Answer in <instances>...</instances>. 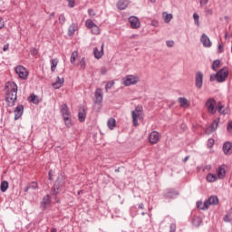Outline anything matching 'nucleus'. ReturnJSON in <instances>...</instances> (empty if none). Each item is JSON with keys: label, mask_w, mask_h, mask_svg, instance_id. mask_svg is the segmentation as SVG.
<instances>
[{"label": "nucleus", "mask_w": 232, "mask_h": 232, "mask_svg": "<svg viewBox=\"0 0 232 232\" xmlns=\"http://www.w3.org/2000/svg\"><path fill=\"white\" fill-rule=\"evenodd\" d=\"M216 111H218L219 115H227V111H228L227 109H224V105L222 104L221 102H218V105L216 107Z\"/></svg>", "instance_id": "19"}, {"label": "nucleus", "mask_w": 232, "mask_h": 232, "mask_svg": "<svg viewBox=\"0 0 232 232\" xmlns=\"http://www.w3.org/2000/svg\"><path fill=\"white\" fill-rule=\"evenodd\" d=\"M206 179L208 182H217V180H218V176L211 173L208 174Z\"/></svg>", "instance_id": "32"}, {"label": "nucleus", "mask_w": 232, "mask_h": 232, "mask_svg": "<svg viewBox=\"0 0 232 232\" xmlns=\"http://www.w3.org/2000/svg\"><path fill=\"white\" fill-rule=\"evenodd\" d=\"M78 120L80 122H84L86 121V110H84V108L80 109Z\"/></svg>", "instance_id": "23"}, {"label": "nucleus", "mask_w": 232, "mask_h": 232, "mask_svg": "<svg viewBox=\"0 0 232 232\" xmlns=\"http://www.w3.org/2000/svg\"><path fill=\"white\" fill-rule=\"evenodd\" d=\"M132 124L135 128L139 126V121H144V109L142 105L135 107L134 111H131Z\"/></svg>", "instance_id": "2"}, {"label": "nucleus", "mask_w": 232, "mask_h": 232, "mask_svg": "<svg viewBox=\"0 0 232 232\" xmlns=\"http://www.w3.org/2000/svg\"><path fill=\"white\" fill-rule=\"evenodd\" d=\"M93 55L95 59L102 58V55H104V44H102L101 50H99L97 47L93 49Z\"/></svg>", "instance_id": "14"}, {"label": "nucleus", "mask_w": 232, "mask_h": 232, "mask_svg": "<svg viewBox=\"0 0 232 232\" xmlns=\"http://www.w3.org/2000/svg\"><path fill=\"white\" fill-rule=\"evenodd\" d=\"M88 14L91 17H94L95 15V11L93 9H89Z\"/></svg>", "instance_id": "50"}, {"label": "nucleus", "mask_w": 232, "mask_h": 232, "mask_svg": "<svg viewBox=\"0 0 232 232\" xmlns=\"http://www.w3.org/2000/svg\"><path fill=\"white\" fill-rule=\"evenodd\" d=\"M51 202H52V197H50V195H46L45 197H44L40 204L42 209H46V208H50Z\"/></svg>", "instance_id": "13"}, {"label": "nucleus", "mask_w": 232, "mask_h": 232, "mask_svg": "<svg viewBox=\"0 0 232 232\" xmlns=\"http://www.w3.org/2000/svg\"><path fill=\"white\" fill-rule=\"evenodd\" d=\"M0 189L2 193H5L8 189V181H2L0 185Z\"/></svg>", "instance_id": "36"}, {"label": "nucleus", "mask_w": 232, "mask_h": 232, "mask_svg": "<svg viewBox=\"0 0 232 232\" xmlns=\"http://www.w3.org/2000/svg\"><path fill=\"white\" fill-rule=\"evenodd\" d=\"M188 159H189V156L185 157V158L183 159V162H188Z\"/></svg>", "instance_id": "59"}, {"label": "nucleus", "mask_w": 232, "mask_h": 232, "mask_svg": "<svg viewBox=\"0 0 232 232\" xmlns=\"http://www.w3.org/2000/svg\"><path fill=\"white\" fill-rule=\"evenodd\" d=\"M139 82V77L135 75H127L125 78L122 79V85L123 86H131L135 85Z\"/></svg>", "instance_id": "7"}, {"label": "nucleus", "mask_w": 232, "mask_h": 232, "mask_svg": "<svg viewBox=\"0 0 232 232\" xmlns=\"http://www.w3.org/2000/svg\"><path fill=\"white\" fill-rule=\"evenodd\" d=\"M63 84H64V78L58 76L56 82L53 83V88L59 90V88H63Z\"/></svg>", "instance_id": "20"}, {"label": "nucleus", "mask_w": 232, "mask_h": 232, "mask_svg": "<svg viewBox=\"0 0 232 232\" xmlns=\"http://www.w3.org/2000/svg\"><path fill=\"white\" fill-rule=\"evenodd\" d=\"M96 24L93 23V20L92 19H88L85 21V26L86 28H89V30H92V28H93V26H95Z\"/></svg>", "instance_id": "35"}, {"label": "nucleus", "mask_w": 232, "mask_h": 232, "mask_svg": "<svg viewBox=\"0 0 232 232\" xmlns=\"http://www.w3.org/2000/svg\"><path fill=\"white\" fill-rule=\"evenodd\" d=\"M218 179H224L226 177V165H221L217 169Z\"/></svg>", "instance_id": "17"}, {"label": "nucleus", "mask_w": 232, "mask_h": 232, "mask_svg": "<svg viewBox=\"0 0 232 232\" xmlns=\"http://www.w3.org/2000/svg\"><path fill=\"white\" fill-rule=\"evenodd\" d=\"M24 111V107L23 105H18L14 109V121H17L23 117V113Z\"/></svg>", "instance_id": "15"}, {"label": "nucleus", "mask_w": 232, "mask_h": 232, "mask_svg": "<svg viewBox=\"0 0 232 232\" xmlns=\"http://www.w3.org/2000/svg\"><path fill=\"white\" fill-rule=\"evenodd\" d=\"M60 111L62 113L63 118L72 116V114L70 113V108L66 103L61 105Z\"/></svg>", "instance_id": "16"}, {"label": "nucleus", "mask_w": 232, "mask_h": 232, "mask_svg": "<svg viewBox=\"0 0 232 232\" xmlns=\"http://www.w3.org/2000/svg\"><path fill=\"white\" fill-rule=\"evenodd\" d=\"M232 145L231 142L227 141L223 144V151L225 155H229V151L231 150Z\"/></svg>", "instance_id": "29"}, {"label": "nucleus", "mask_w": 232, "mask_h": 232, "mask_svg": "<svg viewBox=\"0 0 232 232\" xmlns=\"http://www.w3.org/2000/svg\"><path fill=\"white\" fill-rule=\"evenodd\" d=\"M166 44L169 48H173V45L175 44V42L173 41H167Z\"/></svg>", "instance_id": "48"}, {"label": "nucleus", "mask_w": 232, "mask_h": 232, "mask_svg": "<svg viewBox=\"0 0 232 232\" xmlns=\"http://www.w3.org/2000/svg\"><path fill=\"white\" fill-rule=\"evenodd\" d=\"M30 102H33V104H38L39 103V98L35 94H31L29 98Z\"/></svg>", "instance_id": "37"}, {"label": "nucleus", "mask_w": 232, "mask_h": 232, "mask_svg": "<svg viewBox=\"0 0 232 232\" xmlns=\"http://www.w3.org/2000/svg\"><path fill=\"white\" fill-rule=\"evenodd\" d=\"M63 186H64V181L61 179V178H58L51 190V195H54V197H57L60 191L63 190Z\"/></svg>", "instance_id": "4"}, {"label": "nucleus", "mask_w": 232, "mask_h": 232, "mask_svg": "<svg viewBox=\"0 0 232 232\" xmlns=\"http://www.w3.org/2000/svg\"><path fill=\"white\" fill-rule=\"evenodd\" d=\"M17 101V84L14 82L5 83V102L10 108L15 106Z\"/></svg>", "instance_id": "1"}, {"label": "nucleus", "mask_w": 232, "mask_h": 232, "mask_svg": "<svg viewBox=\"0 0 232 232\" xmlns=\"http://www.w3.org/2000/svg\"><path fill=\"white\" fill-rule=\"evenodd\" d=\"M51 232H57L56 228H52Z\"/></svg>", "instance_id": "63"}, {"label": "nucleus", "mask_w": 232, "mask_h": 232, "mask_svg": "<svg viewBox=\"0 0 232 232\" xmlns=\"http://www.w3.org/2000/svg\"><path fill=\"white\" fill-rule=\"evenodd\" d=\"M63 121H64L65 126H67V128H72V116L63 117Z\"/></svg>", "instance_id": "34"}, {"label": "nucleus", "mask_w": 232, "mask_h": 232, "mask_svg": "<svg viewBox=\"0 0 232 232\" xmlns=\"http://www.w3.org/2000/svg\"><path fill=\"white\" fill-rule=\"evenodd\" d=\"M107 72H108V70L106 69V67H103L101 69L102 75H106Z\"/></svg>", "instance_id": "52"}, {"label": "nucleus", "mask_w": 232, "mask_h": 232, "mask_svg": "<svg viewBox=\"0 0 232 232\" xmlns=\"http://www.w3.org/2000/svg\"><path fill=\"white\" fill-rule=\"evenodd\" d=\"M208 1H209V0H200V1H199L200 6L206 5V4H207Z\"/></svg>", "instance_id": "55"}, {"label": "nucleus", "mask_w": 232, "mask_h": 232, "mask_svg": "<svg viewBox=\"0 0 232 232\" xmlns=\"http://www.w3.org/2000/svg\"><path fill=\"white\" fill-rule=\"evenodd\" d=\"M129 2L128 0H119L117 3V8L119 10H126L128 7Z\"/></svg>", "instance_id": "22"}, {"label": "nucleus", "mask_w": 232, "mask_h": 232, "mask_svg": "<svg viewBox=\"0 0 232 232\" xmlns=\"http://www.w3.org/2000/svg\"><path fill=\"white\" fill-rule=\"evenodd\" d=\"M129 23L133 29L140 28V20H139L137 16H130L129 18Z\"/></svg>", "instance_id": "11"}, {"label": "nucleus", "mask_w": 232, "mask_h": 232, "mask_svg": "<svg viewBox=\"0 0 232 232\" xmlns=\"http://www.w3.org/2000/svg\"><path fill=\"white\" fill-rule=\"evenodd\" d=\"M31 53H33L34 55L37 54V49L31 50Z\"/></svg>", "instance_id": "57"}, {"label": "nucleus", "mask_w": 232, "mask_h": 232, "mask_svg": "<svg viewBox=\"0 0 232 232\" xmlns=\"http://www.w3.org/2000/svg\"><path fill=\"white\" fill-rule=\"evenodd\" d=\"M94 97H95L94 103L102 104V102L104 99V92H102V90L101 88L96 89V91L94 92Z\"/></svg>", "instance_id": "9"}, {"label": "nucleus", "mask_w": 232, "mask_h": 232, "mask_svg": "<svg viewBox=\"0 0 232 232\" xmlns=\"http://www.w3.org/2000/svg\"><path fill=\"white\" fill-rule=\"evenodd\" d=\"M107 126L109 130H114L115 126H117V121H115V118H110L107 121Z\"/></svg>", "instance_id": "28"}, {"label": "nucleus", "mask_w": 232, "mask_h": 232, "mask_svg": "<svg viewBox=\"0 0 232 232\" xmlns=\"http://www.w3.org/2000/svg\"><path fill=\"white\" fill-rule=\"evenodd\" d=\"M217 101L215 99L210 98L206 102V108L208 109V113H211V115H215L217 113Z\"/></svg>", "instance_id": "6"}, {"label": "nucleus", "mask_w": 232, "mask_h": 232, "mask_svg": "<svg viewBox=\"0 0 232 232\" xmlns=\"http://www.w3.org/2000/svg\"><path fill=\"white\" fill-rule=\"evenodd\" d=\"M8 48H10V44H5L3 47V52H8Z\"/></svg>", "instance_id": "54"}, {"label": "nucleus", "mask_w": 232, "mask_h": 232, "mask_svg": "<svg viewBox=\"0 0 232 232\" xmlns=\"http://www.w3.org/2000/svg\"><path fill=\"white\" fill-rule=\"evenodd\" d=\"M160 140V135L159 134V131L153 130L149 135V142L150 144H158V142Z\"/></svg>", "instance_id": "10"}, {"label": "nucleus", "mask_w": 232, "mask_h": 232, "mask_svg": "<svg viewBox=\"0 0 232 232\" xmlns=\"http://www.w3.org/2000/svg\"><path fill=\"white\" fill-rule=\"evenodd\" d=\"M224 52V44H220L218 46V53H222Z\"/></svg>", "instance_id": "46"}, {"label": "nucleus", "mask_w": 232, "mask_h": 232, "mask_svg": "<svg viewBox=\"0 0 232 232\" xmlns=\"http://www.w3.org/2000/svg\"><path fill=\"white\" fill-rule=\"evenodd\" d=\"M227 37H229V36H228L227 33H226L225 34V39H227Z\"/></svg>", "instance_id": "64"}, {"label": "nucleus", "mask_w": 232, "mask_h": 232, "mask_svg": "<svg viewBox=\"0 0 232 232\" xmlns=\"http://www.w3.org/2000/svg\"><path fill=\"white\" fill-rule=\"evenodd\" d=\"M227 130H232V121L228 123Z\"/></svg>", "instance_id": "58"}, {"label": "nucleus", "mask_w": 232, "mask_h": 232, "mask_svg": "<svg viewBox=\"0 0 232 232\" xmlns=\"http://www.w3.org/2000/svg\"><path fill=\"white\" fill-rule=\"evenodd\" d=\"M224 221H225V222H231V217L228 216V215L225 216V217H224Z\"/></svg>", "instance_id": "53"}, {"label": "nucleus", "mask_w": 232, "mask_h": 232, "mask_svg": "<svg viewBox=\"0 0 232 232\" xmlns=\"http://www.w3.org/2000/svg\"><path fill=\"white\" fill-rule=\"evenodd\" d=\"M77 30H79V24H72L69 26L68 32H69V35H73L75 34V32H77Z\"/></svg>", "instance_id": "27"}, {"label": "nucleus", "mask_w": 232, "mask_h": 232, "mask_svg": "<svg viewBox=\"0 0 232 232\" xmlns=\"http://www.w3.org/2000/svg\"><path fill=\"white\" fill-rule=\"evenodd\" d=\"M178 195L179 192L172 188L168 189L165 193L166 198H175Z\"/></svg>", "instance_id": "21"}, {"label": "nucleus", "mask_w": 232, "mask_h": 232, "mask_svg": "<svg viewBox=\"0 0 232 232\" xmlns=\"http://www.w3.org/2000/svg\"><path fill=\"white\" fill-rule=\"evenodd\" d=\"M15 73L18 75L19 79H22L23 81H26L28 79V71L24 66L18 65L14 69Z\"/></svg>", "instance_id": "5"}, {"label": "nucleus", "mask_w": 232, "mask_h": 232, "mask_svg": "<svg viewBox=\"0 0 232 232\" xmlns=\"http://www.w3.org/2000/svg\"><path fill=\"white\" fill-rule=\"evenodd\" d=\"M69 8H73L75 6V0H67Z\"/></svg>", "instance_id": "45"}, {"label": "nucleus", "mask_w": 232, "mask_h": 232, "mask_svg": "<svg viewBox=\"0 0 232 232\" xmlns=\"http://www.w3.org/2000/svg\"><path fill=\"white\" fill-rule=\"evenodd\" d=\"M207 204L208 207L209 206H217V204H218V198L217 196H211L207 200Z\"/></svg>", "instance_id": "24"}, {"label": "nucleus", "mask_w": 232, "mask_h": 232, "mask_svg": "<svg viewBox=\"0 0 232 232\" xmlns=\"http://www.w3.org/2000/svg\"><path fill=\"white\" fill-rule=\"evenodd\" d=\"M57 64H59V60L57 59H52L51 60V72H55L57 68Z\"/></svg>", "instance_id": "33"}, {"label": "nucleus", "mask_w": 232, "mask_h": 232, "mask_svg": "<svg viewBox=\"0 0 232 232\" xmlns=\"http://www.w3.org/2000/svg\"><path fill=\"white\" fill-rule=\"evenodd\" d=\"M91 31H92V34H93L94 35H99V34H101V29L97 25L92 27Z\"/></svg>", "instance_id": "41"}, {"label": "nucleus", "mask_w": 232, "mask_h": 232, "mask_svg": "<svg viewBox=\"0 0 232 232\" xmlns=\"http://www.w3.org/2000/svg\"><path fill=\"white\" fill-rule=\"evenodd\" d=\"M219 66H220V60H215L212 63V70H214V72H217Z\"/></svg>", "instance_id": "40"}, {"label": "nucleus", "mask_w": 232, "mask_h": 232, "mask_svg": "<svg viewBox=\"0 0 232 232\" xmlns=\"http://www.w3.org/2000/svg\"><path fill=\"white\" fill-rule=\"evenodd\" d=\"M3 28H5V21L0 17V30H3Z\"/></svg>", "instance_id": "51"}, {"label": "nucleus", "mask_w": 232, "mask_h": 232, "mask_svg": "<svg viewBox=\"0 0 232 232\" xmlns=\"http://www.w3.org/2000/svg\"><path fill=\"white\" fill-rule=\"evenodd\" d=\"M218 122H220V119L215 120L213 123L208 128H207L206 133L209 135L210 133L217 131V128H218Z\"/></svg>", "instance_id": "12"}, {"label": "nucleus", "mask_w": 232, "mask_h": 232, "mask_svg": "<svg viewBox=\"0 0 232 232\" xmlns=\"http://www.w3.org/2000/svg\"><path fill=\"white\" fill-rule=\"evenodd\" d=\"M162 17H163V20H164V23H170L171 20L173 19V14H168L166 12H164L162 14Z\"/></svg>", "instance_id": "31"}, {"label": "nucleus", "mask_w": 232, "mask_h": 232, "mask_svg": "<svg viewBox=\"0 0 232 232\" xmlns=\"http://www.w3.org/2000/svg\"><path fill=\"white\" fill-rule=\"evenodd\" d=\"M119 171H121V169H120V168H118V169H115V172H116V173H119Z\"/></svg>", "instance_id": "62"}, {"label": "nucleus", "mask_w": 232, "mask_h": 232, "mask_svg": "<svg viewBox=\"0 0 232 232\" xmlns=\"http://www.w3.org/2000/svg\"><path fill=\"white\" fill-rule=\"evenodd\" d=\"M58 21L60 24H64V23H66V17L64 16V14H60Z\"/></svg>", "instance_id": "43"}, {"label": "nucleus", "mask_w": 232, "mask_h": 232, "mask_svg": "<svg viewBox=\"0 0 232 232\" xmlns=\"http://www.w3.org/2000/svg\"><path fill=\"white\" fill-rule=\"evenodd\" d=\"M197 208H198V209H203V210L209 208V207L208 205V201H205V202L198 201Z\"/></svg>", "instance_id": "30"}, {"label": "nucleus", "mask_w": 232, "mask_h": 232, "mask_svg": "<svg viewBox=\"0 0 232 232\" xmlns=\"http://www.w3.org/2000/svg\"><path fill=\"white\" fill-rule=\"evenodd\" d=\"M80 66L81 68H86V61L84 60V58H82V60L80 61Z\"/></svg>", "instance_id": "47"}, {"label": "nucleus", "mask_w": 232, "mask_h": 232, "mask_svg": "<svg viewBox=\"0 0 232 232\" xmlns=\"http://www.w3.org/2000/svg\"><path fill=\"white\" fill-rule=\"evenodd\" d=\"M78 56H79V53H77V51H74L72 53V55H71V63L72 64H75V61L77 60Z\"/></svg>", "instance_id": "38"}, {"label": "nucleus", "mask_w": 232, "mask_h": 232, "mask_svg": "<svg viewBox=\"0 0 232 232\" xmlns=\"http://www.w3.org/2000/svg\"><path fill=\"white\" fill-rule=\"evenodd\" d=\"M229 75V70L227 67H223L217 73H213L210 75V81L213 82L217 81L218 82H224L227 76Z\"/></svg>", "instance_id": "3"}, {"label": "nucleus", "mask_w": 232, "mask_h": 232, "mask_svg": "<svg viewBox=\"0 0 232 232\" xmlns=\"http://www.w3.org/2000/svg\"><path fill=\"white\" fill-rule=\"evenodd\" d=\"M113 84H115V82L113 81L108 82L107 84L105 85L106 92H108V90H111Z\"/></svg>", "instance_id": "42"}, {"label": "nucleus", "mask_w": 232, "mask_h": 232, "mask_svg": "<svg viewBox=\"0 0 232 232\" xmlns=\"http://www.w3.org/2000/svg\"><path fill=\"white\" fill-rule=\"evenodd\" d=\"M195 84H196V88H198V90L202 89V86L204 84V73H202V72H198L196 73Z\"/></svg>", "instance_id": "8"}, {"label": "nucleus", "mask_w": 232, "mask_h": 232, "mask_svg": "<svg viewBox=\"0 0 232 232\" xmlns=\"http://www.w3.org/2000/svg\"><path fill=\"white\" fill-rule=\"evenodd\" d=\"M53 17H55V13H52V14H50V19H53Z\"/></svg>", "instance_id": "61"}, {"label": "nucleus", "mask_w": 232, "mask_h": 232, "mask_svg": "<svg viewBox=\"0 0 232 232\" xmlns=\"http://www.w3.org/2000/svg\"><path fill=\"white\" fill-rule=\"evenodd\" d=\"M200 41L205 48H211V40L206 34H202Z\"/></svg>", "instance_id": "18"}, {"label": "nucleus", "mask_w": 232, "mask_h": 232, "mask_svg": "<svg viewBox=\"0 0 232 232\" xmlns=\"http://www.w3.org/2000/svg\"><path fill=\"white\" fill-rule=\"evenodd\" d=\"M180 108H188V106H189V102L188 101V99L186 98H179L178 100Z\"/></svg>", "instance_id": "26"}, {"label": "nucleus", "mask_w": 232, "mask_h": 232, "mask_svg": "<svg viewBox=\"0 0 232 232\" xmlns=\"http://www.w3.org/2000/svg\"><path fill=\"white\" fill-rule=\"evenodd\" d=\"M139 208H140V209H144V204H143V203H140V204L139 205Z\"/></svg>", "instance_id": "60"}, {"label": "nucleus", "mask_w": 232, "mask_h": 232, "mask_svg": "<svg viewBox=\"0 0 232 232\" xmlns=\"http://www.w3.org/2000/svg\"><path fill=\"white\" fill-rule=\"evenodd\" d=\"M193 18H194V24H196V26H200V22H199L200 16L198 15V14L194 13Z\"/></svg>", "instance_id": "39"}, {"label": "nucleus", "mask_w": 232, "mask_h": 232, "mask_svg": "<svg viewBox=\"0 0 232 232\" xmlns=\"http://www.w3.org/2000/svg\"><path fill=\"white\" fill-rule=\"evenodd\" d=\"M169 227H170L169 232L177 231V226L175 224H170Z\"/></svg>", "instance_id": "49"}, {"label": "nucleus", "mask_w": 232, "mask_h": 232, "mask_svg": "<svg viewBox=\"0 0 232 232\" xmlns=\"http://www.w3.org/2000/svg\"><path fill=\"white\" fill-rule=\"evenodd\" d=\"M206 169H211V165L205 166L203 171H206Z\"/></svg>", "instance_id": "56"}, {"label": "nucleus", "mask_w": 232, "mask_h": 232, "mask_svg": "<svg viewBox=\"0 0 232 232\" xmlns=\"http://www.w3.org/2000/svg\"><path fill=\"white\" fill-rule=\"evenodd\" d=\"M39 188V184L37 182L33 181L31 182L27 187L24 188V193H28V190L30 189H37Z\"/></svg>", "instance_id": "25"}, {"label": "nucleus", "mask_w": 232, "mask_h": 232, "mask_svg": "<svg viewBox=\"0 0 232 232\" xmlns=\"http://www.w3.org/2000/svg\"><path fill=\"white\" fill-rule=\"evenodd\" d=\"M214 145H215V140L208 139V144H207L208 148H213Z\"/></svg>", "instance_id": "44"}]
</instances>
